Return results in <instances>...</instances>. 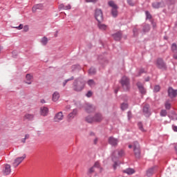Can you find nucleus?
<instances>
[{"label": "nucleus", "instance_id": "72a5a7b5", "mask_svg": "<svg viewBox=\"0 0 177 177\" xmlns=\"http://www.w3.org/2000/svg\"><path fill=\"white\" fill-rule=\"evenodd\" d=\"M41 43L42 45H46V44H48V38L46 37H44L41 40Z\"/></svg>", "mask_w": 177, "mask_h": 177}, {"label": "nucleus", "instance_id": "ea45409f", "mask_svg": "<svg viewBox=\"0 0 177 177\" xmlns=\"http://www.w3.org/2000/svg\"><path fill=\"white\" fill-rule=\"evenodd\" d=\"M121 109H122V110H127V109H128V104H127V103H122V104H121Z\"/></svg>", "mask_w": 177, "mask_h": 177}, {"label": "nucleus", "instance_id": "a211bd4d", "mask_svg": "<svg viewBox=\"0 0 177 177\" xmlns=\"http://www.w3.org/2000/svg\"><path fill=\"white\" fill-rule=\"evenodd\" d=\"M142 27V32L143 34H146V32H149L150 31V25L149 24L144 23L141 25Z\"/></svg>", "mask_w": 177, "mask_h": 177}, {"label": "nucleus", "instance_id": "774afa93", "mask_svg": "<svg viewBox=\"0 0 177 177\" xmlns=\"http://www.w3.org/2000/svg\"><path fill=\"white\" fill-rule=\"evenodd\" d=\"M177 26V21L175 22V27Z\"/></svg>", "mask_w": 177, "mask_h": 177}, {"label": "nucleus", "instance_id": "9d476101", "mask_svg": "<svg viewBox=\"0 0 177 177\" xmlns=\"http://www.w3.org/2000/svg\"><path fill=\"white\" fill-rule=\"evenodd\" d=\"M142 113L147 118L150 117V115H151V112L150 111V105L145 104L142 108Z\"/></svg>", "mask_w": 177, "mask_h": 177}, {"label": "nucleus", "instance_id": "20e7f679", "mask_svg": "<svg viewBox=\"0 0 177 177\" xmlns=\"http://www.w3.org/2000/svg\"><path fill=\"white\" fill-rule=\"evenodd\" d=\"M102 120L103 115L100 113H95L94 117L87 116L86 118V121L89 124H92V122H100Z\"/></svg>", "mask_w": 177, "mask_h": 177}, {"label": "nucleus", "instance_id": "603ef678", "mask_svg": "<svg viewBox=\"0 0 177 177\" xmlns=\"http://www.w3.org/2000/svg\"><path fill=\"white\" fill-rule=\"evenodd\" d=\"M28 30H29L28 26H25L24 27V31L25 32H27L28 31Z\"/></svg>", "mask_w": 177, "mask_h": 177}, {"label": "nucleus", "instance_id": "2f4dec72", "mask_svg": "<svg viewBox=\"0 0 177 177\" xmlns=\"http://www.w3.org/2000/svg\"><path fill=\"white\" fill-rule=\"evenodd\" d=\"M146 20L151 19V14L149 11H145Z\"/></svg>", "mask_w": 177, "mask_h": 177}, {"label": "nucleus", "instance_id": "338daca9", "mask_svg": "<svg viewBox=\"0 0 177 177\" xmlns=\"http://www.w3.org/2000/svg\"><path fill=\"white\" fill-rule=\"evenodd\" d=\"M115 94L118 93V89L115 90Z\"/></svg>", "mask_w": 177, "mask_h": 177}, {"label": "nucleus", "instance_id": "39448f33", "mask_svg": "<svg viewBox=\"0 0 177 177\" xmlns=\"http://www.w3.org/2000/svg\"><path fill=\"white\" fill-rule=\"evenodd\" d=\"M133 151L136 158H140L141 151H140V145L138 141L133 142Z\"/></svg>", "mask_w": 177, "mask_h": 177}, {"label": "nucleus", "instance_id": "bb28decb", "mask_svg": "<svg viewBox=\"0 0 177 177\" xmlns=\"http://www.w3.org/2000/svg\"><path fill=\"white\" fill-rule=\"evenodd\" d=\"M26 84H28V85H31V80H32V75L31 74H27L26 76Z\"/></svg>", "mask_w": 177, "mask_h": 177}, {"label": "nucleus", "instance_id": "f704fd0d", "mask_svg": "<svg viewBox=\"0 0 177 177\" xmlns=\"http://www.w3.org/2000/svg\"><path fill=\"white\" fill-rule=\"evenodd\" d=\"M160 90H161V87L160 86V85H156L154 86L153 92L155 93H157V92H160Z\"/></svg>", "mask_w": 177, "mask_h": 177}, {"label": "nucleus", "instance_id": "f257e3e1", "mask_svg": "<svg viewBox=\"0 0 177 177\" xmlns=\"http://www.w3.org/2000/svg\"><path fill=\"white\" fill-rule=\"evenodd\" d=\"M120 84L125 92H129L131 89V80L127 76H123L120 80Z\"/></svg>", "mask_w": 177, "mask_h": 177}, {"label": "nucleus", "instance_id": "69168bd1", "mask_svg": "<svg viewBox=\"0 0 177 177\" xmlns=\"http://www.w3.org/2000/svg\"><path fill=\"white\" fill-rule=\"evenodd\" d=\"M145 81L147 82L150 81V79H149V77H147V78L145 80Z\"/></svg>", "mask_w": 177, "mask_h": 177}, {"label": "nucleus", "instance_id": "ddd939ff", "mask_svg": "<svg viewBox=\"0 0 177 177\" xmlns=\"http://www.w3.org/2000/svg\"><path fill=\"white\" fill-rule=\"evenodd\" d=\"M136 86H138L141 95H146V88H145V86H143V84H142V82H138Z\"/></svg>", "mask_w": 177, "mask_h": 177}, {"label": "nucleus", "instance_id": "0eeeda50", "mask_svg": "<svg viewBox=\"0 0 177 177\" xmlns=\"http://www.w3.org/2000/svg\"><path fill=\"white\" fill-rule=\"evenodd\" d=\"M156 66L160 70H167V64L161 58H158L156 60Z\"/></svg>", "mask_w": 177, "mask_h": 177}, {"label": "nucleus", "instance_id": "bf43d9fd", "mask_svg": "<svg viewBox=\"0 0 177 177\" xmlns=\"http://www.w3.org/2000/svg\"><path fill=\"white\" fill-rule=\"evenodd\" d=\"M152 27H153V28H156L157 27V24H156V22H152Z\"/></svg>", "mask_w": 177, "mask_h": 177}, {"label": "nucleus", "instance_id": "dca6fc26", "mask_svg": "<svg viewBox=\"0 0 177 177\" xmlns=\"http://www.w3.org/2000/svg\"><path fill=\"white\" fill-rule=\"evenodd\" d=\"M152 7L154 9H160V8H165V3H164V1L154 2L152 3Z\"/></svg>", "mask_w": 177, "mask_h": 177}, {"label": "nucleus", "instance_id": "79ce46f5", "mask_svg": "<svg viewBox=\"0 0 177 177\" xmlns=\"http://www.w3.org/2000/svg\"><path fill=\"white\" fill-rule=\"evenodd\" d=\"M146 73V71H145V68H141L140 69L139 72H138V75H137V77H140V75H142V74Z\"/></svg>", "mask_w": 177, "mask_h": 177}, {"label": "nucleus", "instance_id": "412c9836", "mask_svg": "<svg viewBox=\"0 0 177 177\" xmlns=\"http://www.w3.org/2000/svg\"><path fill=\"white\" fill-rule=\"evenodd\" d=\"M11 171L12 170L10 169V165H6L4 169L3 170V175H10Z\"/></svg>", "mask_w": 177, "mask_h": 177}, {"label": "nucleus", "instance_id": "473e14b6", "mask_svg": "<svg viewBox=\"0 0 177 177\" xmlns=\"http://www.w3.org/2000/svg\"><path fill=\"white\" fill-rule=\"evenodd\" d=\"M73 80H74V76H72L69 79L65 80L63 82V86H66V85H67V83L68 82V81H73Z\"/></svg>", "mask_w": 177, "mask_h": 177}, {"label": "nucleus", "instance_id": "b1692460", "mask_svg": "<svg viewBox=\"0 0 177 177\" xmlns=\"http://www.w3.org/2000/svg\"><path fill=\"white\" fill-rule=\"evenodd\" d=\"M34 114L26 113L24 117V120H28V121H32L34 120Z\"/></svg>", "mask_w": 177, "mask_h": 177}, {"label": "nucleus", "instance_id": "3c124183", "mask_svg": "<svg viewBox=\"0 0 177 177\" xmlns=\"http://www.w3.org/2000/svg\"><path fill=\"white\" fill-rule=\"evenodd\" d=\"M64 8H66V6H64L63 3L59 4V9H63L64 10Z\"/></svg>", "mask_w": 177, "mask_h": 177}, {"label": "nucleus", "instance_id": "2eb2a0df", "mask_svg": "<svg viewBox=\"0 0 177 177\" xmlns=\"http://www.w3.org/2000/svg\"><path fill=\"white\" fill-rule=\"evenodd\" d=\"M108 142L111 146L115 147L118 145V140L113 136L109 138Z\"/></svg>", "mask_w": 177, "mask_h": 177}, {"label": "nucleus", "instance_id": "c756f323", "mask_svg": "<svg viewBox=\"0 0 177 177\" xmlns=\"http://www.w3.org/2000/svg\"><path fill=\"white\" fill-rule=\"evenodd\" d=\"M172 116L169 115V118L171 120H177V114L175 113V111L171 112Z\"/></svg>", "mask_w": 177, "mask_h": 177}, {"label": "nucleus", "instance_id": "c85d7f7f", "mask_svg": "<svg viewBox=\"0 0 177 177\" xmlns=\"http://www.w3.org/2000/svg\"><path fill=\"white\" fill-rule=\"evenodd\" d=\"M88 73L90 75H94V74H96V68L91 67L88 71Z\"/></svg>", "mask_w": 177, "mask_h": 177}, {"label": "nucleus", "instance_id": "e433bc0d", "mask_svg": "<svg viewBox=\"0 0 177 177\" xmlns=\"http://www.w3.org/2000/svg\"><path fill=\"white\" fill-rule=\"evenodd\" d=\"M27 139H30V134H26L24 138H22L21 140V143H26V140H27Z\"/></svg>", "mask_w": 177, "mask_h": 177}, {"label": "nucleus", "instance_id": "13d9d810", "mask_svg": "<svg viewBox=\"0 0 177 177\" xmlns=\"http://www.w3.org/2000/svg\"><path fill=\"white\" fill-rule=\"evenodd\" d=\"M173 57L174 59H175V60H177V53H174V54L173 55Z\"/></svg>", "mask_w": 177, "mask_h": 177}, {"label": "nucleus", "instance_id": "5fc2aeb1", "mask_svg": "<svg viewBox=\"0 0 177 177\" xmlns=\"http://www.w3.org/2000/svg\"><path fill=\"white\" fill-rule=\"evenodd\" d=\"M117 167H118V163H117V162H115L113 164V169H117Z\"/></svg>", "mask_w": 177, "mask_h": 177}, {"label": "nucleus", "instance_id": "4d7b16f0", "mask_svg": "<svg viewBox=\"0 0 177 177\" xmlns=\"http://www.w3.org/2000/svg\"><path fill=\"white\" fill-rule=\"evenodd\" d=\"M12 54L13 57H16L17 56V54H16L15 50L12 51Z\"/></svg>", "mask_w": 177, "mask_h": 177}, {"label": "nucleus", "instance_id": "9b49d317", "mask_svg": "<svg viewBox=\"0 0 177 177\" xmlns=\"http://www.w3.org/2000/svg\"><path fill=\"white\" fill-rule=\"evenodd\" d=\"M64 118V115H63L62 111H59L55 114L54 117V122H60Z\"/></svg>", "mask_w": 177, "mask_h": 177}, {"label": "nucleus", "instance_id": "1a4fd4ad", "mask_svg": "<svg viewBox=\"0 0 177 177\" xmlns=\"http://www.w3.org/2000/svg\"><path fill=\"white\" fill-rule=\"evenodd\" d=\"M26 158V154H24L23 156L18 157L15 160L14 162L12 163V165L14 168H17L21 162H23V160Z\"/></svg>", "mask_w": 177, "mask_h": 177}, {"label": "nucleus", "instance_id": "f03ea898", "mask_svg": "<svg viewBox=\"0 0 177 177\" xmlns=\"http://www.w3.org/2000/svg\"><path fill=\"white\" fill-rule=\"evenodd\" d=\"M108 6L112 8L111 10V15L115 19L118 16V6L115 4L114 1L111 0L108 1Z\"/></svg>", "mask_w": 177, "mask_h": 177}, {"label": "nucleus", "instance_id": "a19ab883", "mask_svg": "<svg viewBox=\"0 0 177 177\" xmlns=\"http://www.w3.org/2000/svg\"><path fill=\"white\" fill-rule=\"evenodd\" d=\"M88 85H89V86H93V85H95V81H93V80H89L87 82Z\"/></svg>", "mask_w": 177, "mask_h": 177}, {"label": "nucleus", "instance_id": "c9c22d12", "mask_svg": "<svg viewBox=\"0 0 177 177\" xmlns=\"http://www.w3.org/2000/svg\"><path fill=\"white\" fill-rule=\"evenodd\" d=\"M133 32L134 37H138V35H139V29H138L137 28H134L133 29Z\"/></svg>", "mask_w": 177, "mask_h": 177}, {"label": "nucleus", "instance_id": "052dcab7", "mask_svg": "<svg viewBox=\"0 0 177 177\" xmlns=\"http://www.w3.org/2000/svg\"><path fill=\"white\" fill-rule=\"evenodd\" d=\"M132 115V113H131V111L128 112V117H129V120L131 118V115Z\"/></svg>", "mask_w": 177, "mask_h": 177}, {"label": "nucleus", "instance_id": "0e129e2a", "mask_svg": "<svg viewBox=\"0 0 177 177\" xmlns=\"http://www.w3.org/2000/svg\"><path fill=\"white\" fill-rule=\"evenodd\" d=\"M41 103H43V104H44V103H46L45 100H41Z\"/></svg>", "mask_w": 177, "mask_h": 177}, {"label": "nucleus", "instance_id": "7c9ffc66", "mask_svg": "<svg viewBox=\"0 0 177 177\" xmlns=\"http://www.w3.org/2000/svg\"><path fill=\"white\" fill-rule=\"evenodd\" d=\"M167 110L162 109L160 111V117H167Z\"/></svg>", "mask_w": 177, "mask_h": 177}, {"label": "nucleus", "instance_id": "6e6d98bb", "mask_svg": "<svg viewBox=\"0 0 177 177\" xmlns=\"http://www.w3.org/2000/svg\"><path fill=\"white\" fill-rule=\"evenodd\" d=\"M172 129H173V131H174V132H177V126L173 125Z\"/></svg>", "mask_w": 177, "mask_h": 177}, {"label": "nucleus", "instance_id": "49530a36", "mask_svg": "<svg viewBox=\"0 0 177 177\" xmlns=\"http://www.w3.org/2000/svg\"><path fill=\"white\" fill-rule=\"evenodd\" d=\"M100 167V163H99V162H95V163L94 164L93 167L94 168H99Z\"/></svg>", "mask_w": 177, "mask_h": 177}, {"label": "nucleus", "instance_id": "4468645a", "mask_svg": "<svg viewBox=\"0 0 177 177\" xmlns=\"http://www.w3.org/2000/svg\"><path fill=\"white\" fill-rule=\"evenodd\" d=\"M77 113H78V111L77 110V109H75L73 110L72 112H71L68 115L67 118H68V122H70V121H71L72 120H73V118H75V115H77Z\"/></svg>", "mask_w": 177, "mask_h": 177}, {"label": "nucleus", "instance_id": "58836bf2", "mask_svg": "<svg viewBox=\"0 0 177 177\" xmlns=\"http://www.w3.org/2000/svg\"><path fill=\"white\" fill-rule=\"evenodd\" d=\"M114 153H118L119 157H122L124 156V150L120 149V151H115Z\"/></svg>", "mask_w": 177, "mask_h": 177}, {"label": "nucleus", "instance_id": "7ed1b4c3", "mask_svg": "<svg viewBox=\"0 0 177 177\" xmlns=\"http://www.w3.org/2000/svg\"><path fill=\"white\" fill-rule=\"evenodd\" d=\"M85 86V82L80 80V79H76L73 82V91L75 92H81Z\"/></svg>", "mask_w": 177, "mask_h": 177}, {"label": "nucleus", "instance_id": "4c0bfd02", "mask_svg": "<svg viewBox=\"0 0 177 177\" xmlns=\"http://www.w3.org/2000/svg\"><path fill=\"white\" fill-rule=\"evenodd\" d=\"M165 107L166 110H171V103H169V102H166L165 104Z\"/></svg>", "mask_w": 177, "mask_h": 177}, {"label": "nucleus", "instance_id": "37998d69", "mask_svg": "<svg viewBox=\"0 0 177 177\" xmlns=\"http://www.w3.org/2000/svg\"><path fill=\"white\" fill-rule=\"evenodd\" d=\"M138 128L139 129H140V131H142V132L145 131V129H143V124H142V122H138Z\"/></svg>", "mask_w": 177, "mask_h": 177}, {"label": "nucleus", "instance_id": "09e8293b", "mask_svg": "<svg viewBox=\"0 0 177 177\" xmlns=\"http://www.w3.org/2000/svg\"><path fill=\"white\" fill-rule=\"evenodd\" d=\"M85 1L87 3L92 2L93 3H96V2H97V1L99 0H85Z\"/></svg>", "mask_w": 177, "mask_h": 177}, {"label": "nucleus", "instance_id": "a878e982", "mask_svg": "<svg viewBox=\"0 0 177 177\" xmlns=\"http://www.w3.org/2000/svg\"><path fill=\"white\" fill-rule=\"evenodd\" d=\"M124 174H127V175H133L135 174V169L128 168L124 170H123Z\"/></svg>", "mask_w": 177, "mask_h": 177}, {"label": "nucleus", "instance_id": "4be33fe9", "mask_svg": "<svg viewBox=\"0 0 177 177\" xmlns=\"http://www.w3.org/2000/svg\"><path fill=\"white\" fill-rule=\"evenodd\" d=\"M113 37L115 41H120L121 38L122 37V33H121L120 32H118L113 34Z\"/></svg>", "mask_w": 177, "mask_h": 177}, {"label": "nucleus", "instance_id": "f3484780", "mask_svg": "<svg viewBox=\"0 0 177 177\" xmlns=\"http://www.w3.org/2000/svg\"><path fill=\"white\" fill-rule=\"evenodd\" d=\"M84 107L86 113H93L96 110V107L91 104H86Z\"/></svg>", "mask_w": 177, "mask_h": 177}, {"label": "nucleus", "instance_id": "cd10ccee", "mask_svg": "<svg viewBox=\"0 0 177 177\" xmlns=\"http://www.w3.org/2000/svg\"><path fill=\"white\" fill-rule=\"evenodd\" d=\"M171 51L173 52V53H176V52L177 50V45L176 43H173L171 44Z\"/></svg>", "mask_w": 177, "mask_h": 177}, {"label": "nucleus", "instance_id": "a18cd8bd", "mask_svg": "<svg viewBox=\"0 0 177 177\" xmlns=\"http://www.w3.org/2000/svg\"><path fill=\"white\" fill-rule=\"evenodd\" d=\"M70 9H71V5H70V4H68L64 8V10H70Z\"/></svg>", "mask_w": 177, "mask_h": 177}, {"label": "nucleus", "instance_id": "de8ad7c7", "mask_svg": "<svg viewBox=\"0 0 177 177\" xmlns=\"http://www.w3.org/2000/svg\"><path fill=\"white\" fill-rule=\"evenodd\" d=\"M95 167H91L88 170V174H92L93 172H95Z\"/></svg>", "mask_w": 177, "mask_h": 177}, {"label": "nucleus", "instance_id": "393cba45", "mask_svg": "<svg viewBox=\"0 0 177 177\" xmlns=\"http://www.w3.org/2000/svg\"><path fill=\"white\" fill-rule=\"evenodd\" d=\"M97 27L100 30H102V31L107 30V26L104 24H102V21L98 22Z\"/></svg>", "mask_w": 177, "mask_h": 177}, {"label": "nucleus", "instance_id": "680f3d73", "mask_svg": "<svg viewBox=\"0 0 177 177\" xmlns=\"http://www.w3.org/2000/svg\"><path fill=\"white\" fill-rule=\"evenodd\" d=\"M93 142H94V145H97V138H95Z\"/></svg>", "mask_w": 177, "mask_h": 177}, {"label": "nucleus", "instance_id": "8fccbe9b", "mask_svg": "<svg viewBox=\"0 0 177 177\" xmlns=\"http://www.w3.org/2000/svg\"><path fill=\"white\" fill-rule=\"evenodd\" d=\"M86 96L87 97H91L92 96V91H88L87 93L86 94Z\"/></svg>", "mask_w": 177, "mask_h": 177}, {"label": "nucleus", "instance_id": "423d86ee", "mask_svg": "<svg viewBox=\"0 0 177 177\" xmlns=\"http://www.w3.org/2000/svg\"><path fill=\"white\" fill-rule=\"evenodd\" d=\"M95 20H97L98 23H100V21H103V12L102 11L101 9H95Z\"/></svg>", "mask_w": 177, "mask_h": 177}, {"label": "nucleus", "instance_id": "f8f14e48", "mask_svg": "<svg viewBox=\"0 0 177 177\" xmlns=\"http://www.w3.org/2000/svg\"><path fill=\"white\" fill-rule=\"evenodd\" d=\"M168 96H169L171 97V99H174V97H176L177 90H174L172 87H169Z\"/></svg>", "mask_w": 177, "mask_h": 177}, {"label": "nucleus", "instance_id": "5701e85b", "mask_svg": "<svg viewBox=\"0 0 177 177\" xmlns=\"http://www.w3.org/2000/svg\"><path fill=\"white\" fill-rule=\"evenodd\" d=\"M60 98V94L57 91H55L53 94V102H57Z\"/></svg>", "mask_w": 177, "mask_h": 177}, {"label": "nucleus", "instance_id": "864d4df0", "mask_svg": "<svg viewBox=\"0 0 177 177\" xmlns=\"http://www.w3.org/2000/svg\"><path fill=\"white\" fill-rule=\"evenodd\" d=\"M17 30H23V24H20L19 26L16 27Z\"/></svg>", "mask_w": 177, "mask_h": 177}, {"label": "nucleus", "instance_id": "6e6552de", "mask_svg": "<svg viewBox=\"0 0 177 177\" xmlns=\"http://www.w3.org/2000/svg\"><path fill=\"white\" fill-rule=\"evenodd\" d=\"M158 166H153L152 167L146 170L145 176L147 177H151L154 174L157 172Z\"/></svg>", "mask_w": 177, "mask_h": 177}, {"label": "nucleus", "instance_id": "aec40b11", "mask_svg": "<svg viewBox=\"0 0 177 177\" xmlns=\"http://www.w3.org/2000/svg\"><path fill=\"white\" fill-rule=\"evenodd\" d=\"M40 113L41 115L46 117V115H48V113H49V109H48L46 106H42L40 109Z\"/></svg>", "mask_w": 177, "mask_h": 177}, {"label": "nucleus", "instance_id": "e2e57ef3", "mask_svg": "<svg viewBox=\"0 0 177 177\" xmlns=\"http://www.w3.org/2000/svg\"><path fill=\"white\" fill-rule=\"evenodd\" d=\"M132 147H133V145H129V149H132Z\"/></svg>", "mask_w": 177, "mask_h": 177}, {"label": "nucleus", "instance_id": "6ab92c4d", "mask_svg": "<svg viewBox=\"0 0 177 177\" xmlns=\"http://www.w3.org/2000/svg\"><path fill=\"white\" fill-rule=\"evenodd\" d=\"M42 9H44V4L42 3H39V4H36L32 8V10L34 13H35V12H37V10H42Z\"/></svg>", "mask_w": 177, "mask_h": 177}, {"label": "nucleus", "instance_id": "c03bdc74", "mask_svg": "<svg viewBox=\"0 0 177 177\" xmlns=\"http://www.w3.org/2000/svg\"><path fill=\"white\" fill-rule=\"evenodd\" d=\"M127 3L130 6H135V3H133V1L132 0H127Z\"/></svg>", "mask_w": 177, "mask_h": 177}]
</instances>
